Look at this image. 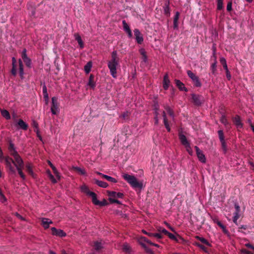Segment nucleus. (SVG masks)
<instances>
[{
	"mask_svg": "<svg viewBox=\"0 0 254 254\" xmlns=\"http://www.w3.org/2000/svg\"><path fill=\"white\" fill-rule=\"evenodd\" d=\"M242 253L244 254H254V253L249 251L247 250L246 249L242 250Z\"/></svg>",
	"mask_w": 254,
	"mask_h": 254,
	"instance_id": "774afa93",
	"label": "nucleus"
},
{
	"mask_svg": "<svg viewBox=\"0 0 254 254\" xmlns=\"http://www.w3.org/2000/svg\"><path fill=\"white\" fill-rule=\"evenodd\" d=\"M98 174L99 175H100L101 176V177L102 178L106 179V180H107L109 182H110L112 183H115L117 182V181L116 180V179L113 177L107 176L106 175L103 174L101 173H99Z\"/></svg>",
	"mask_w": 254,
	"mask_h": 254,
	"instance_id": "5701e85b",
	"label": "nucleus"
},
{
	"mask_svg": "<svg viewBox=\"0 0 254 254\" xmlns=\"http://www.w3.org/2000/svg\"><path fill=\"white\" fill-rule=\"evenodd\" d=\"M154 237L156 238L158 240H160L163 238V236L161 233H154Z\"/></svg>",
	"mask_w": 254,
	"mask_h": 254,
	"instance_id": "bf43d9fd",
	"label": "nucleus"
},
{
	"mask_svg": "<svg viewBox=\"0 0 254 254\" xmlns=\"http://www.w3.org/2000/svg\"><path fill=\"white\" fill-rule=\"evenodd\" d=\"M16 126L19 128L22 129L24 130H27L28 128V124L24 122L22 119H19L18 121Z\"/></svg>",
	"mask_w": 254,
	"mask_h": 254,
	"instance_id": "4468645a",
	"label": "nucleus"
},
{
	"mask_svg": "<svg viewBox=\"0 0 254 254\" xmlns=\"http://www.w3.org/2000/svg\"><path fill=\"white\" fill-rule=\"evenodd\" d=\"M74 170L79 173H80L82 175L85 174V172L84 170H82L81 168L78 167H74Z\"/></svg>",
	"mask_w": 254,
	"mask_h": 254,
	"instance_id": "5fc2aeb1",
	"label": "nucleus"
},
{
	"mask_svg": "<svg viewBox=\"0 0 254 254\" xmlns=\"http://www.w3.org/2000/svg\"><path fill=\"white\" fill-rule=\"evenodd\" d=\"M232 1H229L227 5V10L230 11L232 10Z\"/></svg>",
	"mask_w": 254,
	"mask_h": 254,
	"instance_id": "680f3d73",
	"label": "nucleus"
},
{
	"mask_svg": "<svg viewBox=\"0 0 254 254\" xmlns=\"http://www.w3.org/2000/svg\"><path fill=\"white\" fill-rule=\"evenodd\" d=\"M57 97H53L52 98V106L51 108L52 113L53 115H57L60 111L59 103Z\"/></svg>",
	"mask_w": 254,
	"mask_h": 254,
	"instance_id": "423d86ee",
	"label": "nucleus"
},
{
	"mask_svg": "<svg viewBox=\"0 0 254 254\" xmlns=\"http://www.w3.org/2000/svg\"><path fill=\"white\" fill-rule=\"evenodd\" d=\"M120 66L119 61L110 60L108 62V67L112 76L116 78L117 77V68Z\"/></svg>",
	"mask_w": 254,
	"mask_h": 254,
	"instance_id": "39448f33",
	"label": "nucleus"
},
{
	"mask_svg": "<svg viewBox=\"0 0 254 254\" xmlns=\"http://www.w3.org/2000/svg\"><path fill=\"white\" fill-rule=\"evenodd\" d=\"M52 223V221L48 218H43L42 219V224L45 229H48L49 227V225Z\"/></svg>",
	"mask_w": 254,
	"mask_h": 254,
	"instance_id": "aec40b11",
	"label": "nucleus"
},
{
	"mask_svg": "<svg viewBox=\"0 0 254 254\" xmlns=\"http://www.w3.org/2000/svg\"><path fill=\"white\" fill-rule=\"evenodd\" d=\"M187 74L188 76L192 80L194 85L197 87L201 86V83L199 80V78L194 74L191 71L188 70Z\"/></svg>",
	"mask_w": 254,
	"mask_h": 254,
	"instance_id": "0eeeda50",
	"label": "nucleus"
},
{
	"mask_svg": "<svg viewBox=\"0 0 254 254\" xmlns=\"http://www.w3.org/2000/svg\"><path fill=\"white\" fill-rule=\"evenodd\" d=\"M49 165L50 166V167H51V168L52 169L53 171V172L55 174V175H56V177L58 179H60V174L57 170V169H56V168L53 165V164L49 161Z\"/></svg>",
	"mask_w": 254,
	"mask_h": 254,
	"instance_id": "7c9ffc66",
	"label": "nucleus"
},
{
	"mask_svg": "<svg viewBox=\"0 0 254 254\" xmlns=\"http://www.w3.org/2000/svg\"><path fill=\"white\" fill-rule=\"evenodd\" d=\"M23 62L25 63L26 66H27L29 68L31 67V60L30 58L24 60Z\"/></svg>",
	"mask_w": 254,
	"mask_h": 254,
	"instance_id": "3c124183",
	"label": "nucleus"
},
{
	"mask_svg": "<svg viewBox=\"0 0 254 254\" xmlns=\"http://www.w3.org/2000/svg\"><path fill=\"white\" fill-rule=\"evenodd\" d=\"M122 177L133 188L141 189L143 188L142 183L138 182L134 176L123 174Z\"/></svg>",
	"mask_w": 254,
	"mask_h": 254,
	"instance_id": "7ed1b4c3",
	"label": "nucleus"
},
{
	"mask_svg": "<svg viewBox=\"0 0 254 254\" xmlns=\"http://www.w3.org/2000/svg\"><path fill=\"white\" fill-rule=\"evenodd\" d=\"M216 224L222 229L223 232L225 234H229V231L227 230L226 227L220 221H217Z\"/></svg>",
	"mask_w": 254,
	"mask_h": 254,
	"instance_id": "c756f323",
	"label": "nucleus"
},
{
	"mask_svg": "<svg viewBox=\"0 0 254 254\" xmlns=\"http://www.w3.org/2000/svg\"><path fill=\"white\" fill-rule=\"evenodd\" d=\"M240 217L239 214L234 213V216L233 218V221L236 224H237V220Z\"/></svg>",
	"mask_w": 254,
	"mask_h": 254,
	"instance_id": "864d4df0",
	"label": "nucleus"
},
{
	"mask_svg": "<svg viewBox=\"0 0 254 254\" xmlns=\"http://www.w3.org/2000/svg\"><path fill=\"white\" fill-rule=\"evenodd\" d=\"M111 60H116L120 61L119 58L117 55V52L116 51H114L111 54Z\"/></svg>",
	"mask_w": 254,
	"mask_h": 254,
	"instance_id": "a19ab883",
	"label": "nucleus"
},
{
	"mask_svg": "<svg viewBox=\"0 0 254 254\" xmlns=\"http://www.w3.org/2000/svg\"><path fill=\"white\" fill-rule=\"evenodd\" d=\"M108 203L107 201V200L104 199L103 201H99V204H98V205L100 206H103L108 205Z\"/></svg>",
	"mask_w": 254,
	"mask_h": 254,
	"instance_id": "4d7b16f0",
	"label": "nucleus"
},
{
	"mask_svg": "<svg viewBox=\"0 0 254 254\" xmlns=\"http://www.w3.org/2000/svg\"><path fill=\"white\" fill-rule=\"evenodd\" d=\"M2 116L5 118L6 120L10 119V116L9 112L6 110H3L1 112Z\"/></svg>",
	"mask_w": 254,
	"mask_h": 254,
	"instance_id": "4c0bfd02",
	"label": "nucleus"
},
{
	"mask_svg": "<svg viewBox=\"0 0 254 254\" xmlns=\"http://www.w3.org/2000/svg\"><path fill=\"white\" fill-rule=\"evenodd\" d=\"M223 8V1H218L217 9L221 10Z\"/></svg>",
	"mask_w": 254,
	"mask_h": 254,
	"instance_id": "052dcab7",
	"label": "nucleus"
},
{
	"mask_svg": "<svg viewBox=\"0 0 254 254\" xmlns=\"http://www.w3.org/2000/svg\"><path fill=\"white\" fill-rule=\"evenodd\" d=\"M157 230L159 233H161V234H162V233H163L165 235L167 234V232H168L164 228H162V227H159Z\"/></svg>",
	"mask_w": 254,
	"mask_h": 254,
	"instance_id": "603ef678",
	"label": "nucleus"
},
{
	"mask_svg": "<svg viewBox=\"0 0 254 254\" xmlns=\"http://www.w3.org/2000/svg\"><path fill=\"white\" fill-rule=\"evenodd\" d=\"M139 243L142 246V244H145V243L151 245L152 242L145 237H141L139 239Z\"/></svg>",
	"mask_w": 254,
	"mask_h": 254,
	"instance_id": "a878e982",
	"label": "nucleus"
},
{
	"mask_svg": "<svg viewBox=\"0 0 254 254\" xmlns=\"http://www.w3.org/2000/svg\"><path fill=\"white\" fill-rule=\"evenodd\" d=\"M211 72L213 74H215L216 71V62L215 61L214 63L212 64L210 66Z\"/></svg>",
	"mask_w": 254,
	"mask_h": 254,
	"instance_id": "a18cd8bd",
	"label": "nucleus"
},
{
	"mask_svg": "<svg viewBox=\"0 0 254 254\" xmlns=\"http://www.w3.org/2000/svg\"><path fill=\"white\" fill-rule=\"evenodd\" d=\"M145 250V252L149 254H153V252L149 248H148L145 244H142V246Z\"/></svg>",
	"mask_w": 254,
	"mask_h": 254,
	"instance_id": "de8ad7c7",
	"label": "nucleus"
},
{
	"mask_svg": "<svg viewBox=\"0 0 254 254\" xmlns=\"http://www.w3.org/2000/svg\"><path fill=\"white\" fill-rule=\"evenodd\" d=\"M26 170L30 175L33 177H34V174L33 171L32 166L30 163H28L26 164Z\"/></svg>",
	"mask_w": 254,
	"mask_h": 254,
	"instance_id": "bb28decb",
	"label": "nucleus"
},
{
	"mask_svg": "<svg viewBox=\"0 0 254 254\" xmlns=\"http://www.w3.org/2000/svg\"><path fill=\"white\" fill-rule=\"evenodd\" d=\"M140 55L142 56V59L143 62L146 63L147 61V56L146 55V52L144 49H141L139 50Z\"/></svg>",
	"mask_w": 254,
	"mask_h": 254,
	"instance_id": "473e14b6",
	"label": "nucleus"
},
{
	"mask_svg": "<svg viewBox=\"0 0 254 254\" xmlns=\"http://www.w3.org/2000/svg\"><path fill=\"white\" fill-rule=\"evenodd\" d=\"M220 63L223 65V68L225 69V70H227L228 69L226 61L225 58H221L220 59Z\"/></svg>",
	"mask_w": 254,
	"mask_h": 254,
	"instance_id": "58836bf2",
	"label": "nucleus"
},
{
	"mask_svg": "<svg viewBox=\"0 0 254 254\" xmlns=\"http://www.w3.org/2000/svg\"><path fill=\"white\" fill-rule=\"evenodd\" d=\"M7 149L9 152L10 155L13 157V164L15 167V168L19 167L24 168V161L16 151L14 144L12 143L11 140L8 141Z\"/></svg>",
	"mask_w": 254,
	"mask_h": 254,
	"instance_id": "f03ea898",
	"label": "nucleus"
},
{
	"mask_svg": "<svg viewBox=\"0 0 254 254\" xmlns=\"http://www.w3.org/2000/svg\"><path fill=\"white\" fill-rule=\"evenodd\" d=\"M74 36L75 39L78 43L80 47L81 48H83L84 47V44L82 40L81 37L78 34H75Z\"/></svg>",
	"mask_w": 254,
	"mask_h": 254,
	"instance_id": "cd10ccee",
	"label": "nucleus"
},
{
	"mask_svg": "<svg viewBox=\"0 0 254 254\" xmlns=\"http://www.w3.org/2000/svg\"><path fill=\"white\" fill-rule=\"evenodd\" d=\"M49 178L53 184L57 183V181L52 174H50Z\"/></svg>",
	"mask_w": 254,
	"mask_h": 254,
	"instance_id": "e2e57ef3",
	"label": "nucleus"
},
{
	"mask_svg": "<svg viewBox=\"0 0 254 254\" xmlns=\"http://www.w3.org/2000/svg\"><path fill=\"white\" fill-rule=\"evenodd\" d=\"M52 234L53 235L59 236L60 237H64L66 236V233L61 229H57L55 227L51 228Z\"/></svg>",
	"mask_w": 254,
	"mask_h": 254,
	"instance_id": "9b49d317",
	"label": "nucleus"
},
{
	"mask_svg": "<svg viewBox=\"0 0 254 254\" xmlns=\"http://www.w3.org/2000/svg\"><path fill=\"white\" fill-rule=\"evenodd\" d=\"M92 63L91 61L88 62L84 66V69L86 73H89L91 71Z\"/></svg>",
	"mask_w": 254,
	"mask_h": 254,
	"instance_id": "c85d7f7f",
	"label": "nucleus"
},
{
	"mask_svg": "<svg viewBox=\"0 0 254 254\" xmlns=\"http://www.w3.org/2000/svg\"><path fill=\"white\" fill-rule=\"evenodd\" d=\"M108 195L109 197L120 198H122L124 195V194L122 192H117L114 191H108Z\"/></svg>",
	"mask_w": 254,
	"mask_h": 254,
	"instance_id": "2eb2a0df",
	"label": "nucleus"
},
{
	"mask_svg": "<svg viewBox=\"0 0 254 254\" xmlns=\"http://www.w3.org/2000/svg\"><path fill=\"white\" fill-rule=\"evenodd\" d=\"M18 65H19V75L21 78H23L24 75V69H23V64L22 63V60L19 59L18 60Z\"/></svg>",
	"mask_w": 254,
	"mask_h": 254,
	"instance_id": "b1692460",
	"label": "nucleus"
},
{
	"mask_svg": "<svg viewBox=\"0 0 254 254\" xmlns=\"http://www.w3.org/2000/svg\"><path fill=\"white\" fill-rule=\"evenodd\" d=\"M7 149L9 152L10 155L13 157V164L15 167V168L19 167L24 168V161L16 151L14 144L12 143L11 140L8 141Z\"/></svg>",
	"mask_w": 254,
	"mask_h": 254,
	"instance_id": "f257e3e1",
	"label": "nucleus"
},
{
	"mask_svg": "<svg viewBox=\"0 0 254 254\" xmlns=\"http://www.w3.org/2000/svg\"><path fill=\"white\" fill-rule=\"evenodd\" d=\"M123 250L126 253H129L130 251V248L127 244H124L123 247Z\"/></svg>",
	"mask_w": 254,
	"mask_h": 254,
	"instance_id": "6e6d98bb",
	"label": "nucleus"
},
{
	"mask_svg": "<svg viewBox=\"0 0 254 254\" xmlns=\"http://www.w3.org/2000/svg\"><path fill=\"white\" fill-rule=\"evenodd\" d=\"M21 57L23 59V61L29 58L27 57V54H26V49H24L23 50L22 54H21Z\"/></svg>",
	"mask_w": 254,
	"mask_h": 254,
	"instance_id": "8fccbe9b",
	"label": "nucleus"
},
{
	"mask_svg": "<svg viewBox=\"0 0 254 254\" xmlns=\"http://www.w3.org/2000/svg\"><path fill=\"white\" fill-rule=\"evenodd\" d=\"M234 206L235 208V211L234 213L239 214V212L240 211V207L239 204L237 203H235Z\"/></svg>",
	"mask_w": 254,
	"mask_h": 254,
	"instance_id": "13d9d810",
	"label": "nucleus"
},
{
	"mask_svg": "<svg viewBox=\"0 0 254 254\" xmlns=\"http://www.w3.org/2000/svg\"><path fill=\"white\" fill-rule=\"evenodd\" d=\"M220 122L225 126H227L229 124V122H228L226 119V116L224 115L221 116L220 118Z\"/></svg>",
	"mask_w": 254,
	"mask_h": 254,
	"instance_id": "79ce46f5",
	"label": "nucleus"
},
{
	"mask_svg": "<svg viewBox=\"0 0 254 254\" xmlns=\"http://www.w3.org/2000/svg\"><path fill=\"white\" fill-rule=\"evenodd\" d=\"M87 85L92 89H94L96 86V83L94 81V76L91 74L89 76V81Z\"/></svg>",
	"mask_w": 254,
	"mask_h": 254,
	"instance_id": "a211bd4d",
	"label": "nucleus"
},
{
	"mask_svg": "<svg viewBox=\"0 0 254 254\" xmlns=\"http://www.w3.org/2000/svg\"><path fill=\"white\" fill-rule=\"evenodd\" d=\"M179 137L181 143L186 147L187 150L189 151L188 148H190V145L186 136L182 133L180 132L179 134Z\"/></svg>",
	"mask_w": 254,
	"mask_h": 254,
	"instance_id": "9d476101",
	"label": "nucleus"
},
{
	"mask_svg": "<svg viewBox=\"0 0 254 254\" xmlns=\"http://www.w3.org/2000/svg\"><path fill=\"white\" fill-rule=\"evenodd\" d=\"M122 23H123V29L125 31L130 29L129 25L126 22V20H123L122 21Z\"/></svg>",
	"mask_w": 254,
	"mask_h": 254,
	"instance_id": "09e8293b",
	"label": "nucleus"
},
{
	"mask_svg": "<svg viewBox=\"0 0 254 254\" xmlns=\"http://www.w3.org/2000/svg\"><path fill=\"white\" fill-rule=\"evenodd\" d=\"M196 238L198 240H199L202 244H205L208 246H211L210 244L205 238H204L203 237H200L199 236H196Z\"/></svg>",
	"mask_w": 254,
	"mask_h": 254,
	"instance_id": "e433bc0d",
	"label": "nucleus"
},
{
	"mask_svg": "<svg viewBox=\"0 0 254 254\" xmlns=\"http://www.w3.org/2000/svg\"><path fill=\"white\" fill-rule=\"evenodd\" d=\"M170 81L169 78V76L167 73L165 74L163 77V88L166 90L168 89L170 85Z\"/></svg>",
	"mask_w": 254,
	"mask_h": 254,
	"instance_id": "dca6fc26",
	"label": "nucleus"
},
{
	"mask_svg": "<svg viewBox=\"0 0 254 254\" xmlns=\"http://www.w3.org/2000/svg\"><path fill=\"white\" fill-rule=\"evenodd\" d=\"M95 184L98 186L103 188H106L108 186V185L107 183L97 180H95Z\"/></svg>",
	"mask_w": 254,
	"mask_h": 254,
	"instance_id": "2f4dec72",
	"label": "nucleus"
},
{
	"mask_svg": "<svg viewBox=\"0 0 254 254\" xmlns=\"http://www.w3.org/2000/svg\"><path fill=\"white\" fill-rule=\"evenodd\" d=\"M218 133L219 138L220 142L221 141H225V140H224V133H223V130H218Z\"/></svg>",
	"mask_w": 254,
	"mask_h": 254,
	"instance_id": "49530a36",
	"label": "nucleus"
},
{
	"mask_svg": "<svg viewBox=\"0 0 254 254\" xmlns=\"http://www.w3.org/2000/svg\"><path fill=\"white\" fill-rule=\"evenodd\" d=\"M16 171H17V172L18 174L19 175L20 177L22 178L23 180H24L26 179V176L24 175V174L23 172V169L24 168H15Z\"/></svg>",
	"mask_w": 254,
	"mask_h": 254,
	"instance_id": "72a5a7b5",
	"label": "nucleus"
},
{
	"mask_svg": "<svg viewBox=\"0 0 254 254\" xmlns=\"http://www.w3.org/2000/svg\"><path fill=\"white\" fill-rule=\"evenodd\" d=\"M49 178L53 184L57 183V181L52 174H50Z\"/></svg>",
	"mask_w": 254,
	"mask_h": 254,
	"instance_id": "69168bd1",
	"label": "nucleus"
},
{
	"mask_svg": "<svg viewBox=\"0 0 254 254\" xmlns=\"http://www.w3.org/2000/svg\"><path fill=\"white\" fill-rule=\"evenodd\" d=\"M81 190L84 192V193H85L87 195H89L90 194V193L89 192H91L92 191H91L86 186H82L81 187Z\"/></svg>",
	"mask_w": 254,
	"mask_h": 254,
	"instance_id": "c03bdc74",
	"label": "nucleus"
},
{
	"mask_svg": "<svg viewBox=\"0 0 254 254\" xmlns=\"http://www.w3.org/2000/svg\"><path fill=\"white\" fill-rule=\"evenodd\" d=\"M164 108L167 112L169 116L172 118H174L175 115L173 110L169 106L167 105L164 106Z\"/></svg>",
	"mask_w": 254,
	"mask_h": 254,
	"instance_id": "c9c22d12",
	"label": "nucleus"
},
{
	"mask_svg": "<svg viewBox=\"0 0 254 254\" xmlns=\"http://www.w3.org/2000/svg\"><path fill=\"white\" fill-rule=\"evenodd\" d=\"M169 4V1H168V2H166L164 6L163 7L164 14L167 17H169L170 15Z\"/></svg>",
	"mask_w": 254,
	"mask_h": 254,
	"instance_id": "393cba45",
	"label": "nucleus"
},
{
	"mask_svg": "<svg viewBox=\"0 0 254 254\" xmlns=\"http://www.w3.org/2000/svg\"><path fill=\"white\" fill-rule=\"evenodd\" d=\"M194 148L195 149L196 155L199 160L202 163H205L206 162V159L202 151L200 150L197 146H195Z\"/></svg>",
	"mask_w": 254,
	"mask_h": 254,
	"instance_id": "f8f14e48",
	"label": "nucleus"
},
{
	"mask_svg": "<svg viewBox=\"0 0 254 254\" xmlns=\"http://www.w3.org/2000/svg\"><path fill=\"white\" fill-rule=\"evenodd\" d=\"M89 193L90 194L88 196L91 197L93 203L96 205H98V204H99V200L97 199V194L95 192L92 191Z\"/></svg>",
	"mask_w": 254,
	"mask_h": 254,
	"instance_id": "4be33fe9",
	"label": "nucleus"
},
{
	"mask_svg": "<svg viewBox=\"0 0 254 254\" xmlns=\"http://www.w3.org/2000/svg\"><path fill=\"white\" fill-rule=\"evenodd\" d=\"M191 100L192 102L196 106H200L204 102L202 96L195 94H191Z\"/></svg>",
	"mask_w": 254,
	"mask_h": 254,
	"instance_id": "6e6552de",
	"label": "nucleus"
},
{
	"mask_svg": "<svg viewBox=\"0 0 254 254\" xmlns=\"http://www.w3.org/2000/svg\"><path fill=\"white\" fill-rule=\"evenodd\" d=\"M180 16V12L177 11L176 12L175 15L174 17L173 20V27L174 29H177L178 28V20Z\"/></svg>",
	"mask_w": 254,
	"mask_h": 254,
	"instance_id": "412c9836",
	"label": "nucleus"
},
{
	"mask_svg": "<svg viewBox=\"0 0 254 254\" xmlns=\"http://www.w3.org/2000/svg\"><path fill=\"white\" fill-rule=\"evenodd\" d=\"M49 178L53 184L57 183V181L52 174H50Z\"/></svg>",
	"mask_w": 254,
	"mask_h": 254,
	"instance_id": "338daca9",
	"label": "nucleus"
},
{
	"mask_svg": "<svg viewBox=\"0 0 254 254\" xmlns=\"http://www.w3.org/2000/svg\"><path fill=\"white\" fill-rule=\"evenodd\" d=\"M5 165L7 168V172L10 175H15L16 174L15 168L12 165L13 162V158L9 156H5L4 157Z\"/></svg>",
	"mask_w": 254,
	"mask_h": 254,
	"instance_id": "20e7f679",
	"label": "nucleus"
},
{
	"mask_svg": "<svg viewBox=\"0 0 254 254\" xmlns=\"http://www.w3.org/2000/svg\"><path fill=\"white\" fill-rule=\"evenodd\" d=\"M166 235L168 236V237L172 240H174L177 242H178L179 241V240L176 236H175L174 234H173L171 233H169V232H167V233Z\"/></svg>",
	"mask_w": 254,
	"mask_h": 254,
	"instance_id": "37998d69",
	"label": "nucleus"
},
{
	"mask_svg": "<svg viewBox=\"0 0 254 254\" xmlns=\"http://www.w3.org/2000/svg\"><path fill=\"white\" fill-rule=\"evenodd\" d=\"M93 247L96 251H99L103 248L102 244L101 242L96 241L94 243Z\"/></svg>",
	"mask_w": 254,
	"mask_h": 254,
	"instance_id": "f704fd0d",
	"label": "nucleus"
},
{
	"mask_svg": "<svg viewBox=\"0 0 254 254\" xmlns=\"http://www.w3.org/2000/svg\"><path fill=\"white\" fill-rule=\"evenodd\" d=\"M232 121L237 128H239L243 127V124L242 123L240 117L239 116L236 115L234 117L232 118Z\"/></svg>",
	"mask_w": 254,
	"mask_h": 254,
	"instance_id": "ddd939ff",
	"label": "nucleus"
},
{
	"mask_svg": "<svg viewBox=\"0 0 254 254\" xmlns=\"http://www.w3.org/2000/svg\"><path fill=\"white\" fill-rule=\"evenodd\" d=\"M49 178L53 184L57 183V181L52 174H50Z\"/></svg>",
	"mask_w": 254,
	"mask_h": 254,
	"instance_id": "0e129e2a",
	"label": "nucleus"
},
{
	"mask_svg": "<svg viewBox=\"0 0 254 254\" xmlns=\"http://www.w3.org/2000/svg\"><path fill=\"white\" fill-rule=\"evenodd\" d=\"M42 91L43 93L44 98L45 100H48V94L47 93V87L45 85H44L42 87Z\"/></svg>",
	"mask_w": 254,
	"mask_h": 254,
	"instance_id": "ea45409f",
	"label": "nucleus"
},
{
	"mask_svg": "<svg viewBox=\"0 0 254 254\" xmlns=\"http://www.w3.org/2000/svg\"><path fill=\"white\" fill-rule=\"evenodd\" d=\"M175 82L176 86L181 91H185L187 92L188 91V89L185 86L184 84L181 82L180 80L175 79Z\"/></svg>",
	"mask_w": 254,
	"mask_h": 254,
	"instance_id": "f3484780",
	"label": "nucleus"
},
{
	"mask_svg": "<svg viewBox=\"0 0 254 254\" xmlns=\"http://www.w3.org/2000/svg\"><path fill=\"white\" fill-rule=\"evenodd\" d=\"M133 32L136 42L139 44H141L143 41V38L142 34L138 29H135L133 30Z\"/></svg>",
	"mask_w": 254,
	"mask_h": 254,
	"instance_id": "1a4fd4ad",
	"label": "nucleus"
},
{
	"mask_svg": "<svg viewBox=\"0 0 254 254\" xmlns=\"http://www.w3.org/2000/svg\"><path fill=\"white\" fill-rule=\"evenodd\" d=\"M16 64V60L14 57H13L12 59V68L11 70V73L14 76H15L17 74Z\"/></svg>",
	"mask_w": 254,
	"mask_h": 254,
	"instance_id": "6ab92c4d",
	"label": "nucleus"
}]
</instances>
